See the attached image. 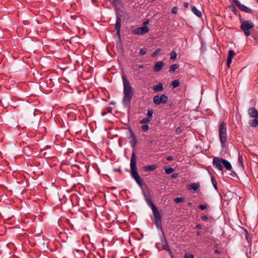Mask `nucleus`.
<instances>
[{
	"mask_svg": "<svg viewBox=\"0 0 258 258\" xmlns=\"http://www.w3.org/2000/svg\"><path fill=\"white\" fill-rule=\"evenodd\" d=\"M122 81L123 84V97L122 99V103L125 106L130 105L131 101L133 96V91L131 86L130 83L125 77L122 76Z\"/></svg>",
	"mask_w": 258,
	"mask_h": 258,
	"instance_id": "f257e3e1",
	"label": "nucleus"
},
{
	"mask_svg": "<svg viewBox=\"0 0 258 258\" xmlns=\"http://www.w3.org/2000/svg\"><path fill=\"white\" fill-rule=\"evenodd\" d=\"M137 158L135 152H133L132 154L131 158L130 167L131 170V175L133 178L136 180L137 183L140 185L142 186L143 180L141 178L138 174L137 168Z\"/></svg>",
	"mask_w": 258,
	"mask_h": 258,
	"instance_id": "f03ea898",
	"label": "nucleus"
},
{
	"mask_svg": "<svg viewBox=\"0 0 258 258\" xmlns=\"http://www.w3.org/2000/svg\"><path fill=\"white\" fill-rule=\"evenodd\" d=\"M219 136L221 146L222 148H225V144L227 141V126L226 123L223 121L222 122L219 127Z\"/></svg>",
	"mask_w": 258,
	"mask_h": 258,
	"instance_id": "7ed1b4c3",
	"label": "nucleus"
},
{
	"mask_svg": "<svg viewBox=\"0 0 258 258\" xmlns=\"http://www.w3.org/2000/svg\"><path fill=\"white\" fill-rule=\"evenodd\" d=\"M254 26V24L250 21H242L241 22L240 28L245 36H249L251 34L249 30L253 28Z\"/></svg>",
	"mask_w": 258,
	"mask_h": 258,
	"instance_id": "20e7f679",
	"label": "nucleus"
},
{
	"mask_svg": "<svg viewBox=\"0 0 258 258\" xmlns=\"http://www.w3.org/2000/svg\"><path fill=\"white\" fill-rule=\"evenodd\" d=\"M168 98L165 95L162 94L161 96L156 95L153 97V101L154 103L156 105H159L161 104H165L167 102Z\"/></svg>",
	"mask_w": 258,
	"mask_h": 258,
	"instance_id": "39448f33",
	"label": "nucleus"
},
{
	"mask_svg": "<svg viewBox=\"0 0 258 258\" xmlns=\"http://www.w3.org/2000/svg\"><path fill=\"white\" fill-rule=\"evenodd\" d=\"M153 213L154 216L155 218V224L157 226L158 229H161V221H162V217L161 215L158 211L157 209L152 211Z\"/></svg>",
	"mask_w": 258,
	"mask_h": 258,
	"instance_id": "423d86ee",
	"label": "nucleus"
},
{
	"mask_svg": "<svg viewBox=\"0 0 258 258\" xmlns=\"http://www.w3.org/2000/svg\"><path fill=\"white\" fill-rule=\"evenodd\" d=\"M149 29L147 26H143L137 28L132 30V33L136 35H144L149 32Z\"/></svg>",
	"mask_w": 258,
	"mask_h": 258,
	"instance_id": "0eeeda50",
	"label": "nucleus"
},
{
	"mask_svg": "<svg viewBox=\"0 0 258 258\" xmlns=\"http://www.w3.org/2000/svg\"><path fill=\"white\" fill-rule=\"evenodd\" d=\"M222 159H223L218 157H214L213 161L214 166L220 171H222L223 170Z\"/></svg>",
	"mask_w": 258,
	"mask_h": 258,
	"instance_id": "6e6552de",
	"label": "nucleus"
},
{
	"mask_svg": "<svg viewBox=\"0 0 258 258\" xmlns=\"http://www.w3.org/2000/svg\"><path fill=\"white\" fill-rule=\"evenodd\" d=\"M121 20L120 18V15L119 14H117L116 15V23L115 25V29L116 30V34L118 35H120V28H121Z\"/></svg>",
	"mask_w": 258,
	"mask_h": 258,
	"instance_id": "1a4fd4ad",
	"label": "nucleus"
},
{
	"mask_svg": "<svg viewBox=\"0 0 258 258\" xmlns=\"http://www.w3.org/2000/svg\"><path fill=\"white\" fill-rule=\"evenodd\" d=\"M241 11L246 13H251L252 10L240 3L236 6Z\"/></svg>",
	"mask_w": 258,
	"mask_h": 258,
	"instance_id": "9d476101",
	"label": "nucleus"
},
{
	"mask_svg": "<svg viewBox=\"0 0 258 258\" xmlns=\"http://www.w3.org/2000/svg\"><path fill=\"white\" fill-rule=\"evenodd\" d=\"M163 66L164 63L162 61H158L155 63L154 67V71L156 72H159Z\"/></svg>",
	"mask_w": 258,
	"mask_h": 258,
	"instance_id": "9b49d317",
	"label": "nucleus"
},
{
	"mask_svg": "<svg viewBox=\"0 0 258 258\" xmlns=\"http://www.w3.org/2000/svg\"><path fill=\"white\" fill-rule=\"evenodd\" d=\"M248 114L251 117L258 116V111L253 107L249 108L248 110Z\"/></svg>",
	"mask_w": 258,
	"mask_h": 258,
	"instance_id": "f8f14e48",
	"label": "nucleus"
},
{
	"mask_svg": "<svg viewBox=\"0 0 258 258\" xmlns=\"http://www.w3.org/2000/svg\"><path fill=\"white\" fill-rule=\"evenodd\" d=\"M144 196L146 198V200L148 205L151 207L152 211L156 209L157 208H156V206L152 202V200L149 197H148L146 194H144Z\"/></svg>",
	"mask_w": 258,
	"mask_h": 258,
	"instance_id": "ddd939ff",
	"label": "nucleus"
},
{
	"mask_svg": "<svg viewBox=\"0 0 258 258\" xmlns=\"http://www.w3.org/2000/svg\"><path fill=\"white\" fill-rule=\"evenodd\" d=\"M131 140L130 141V144L132 145V147H134L136 146L138 143V140L136 138V136L135 134L132 132L131 134Z\"/></svg>",
	"mask_w": 258,
	"mask_h": 258,
	"instance_id": "4468645a",
	"label": "nucleus"
},
{
	"mask_svg": "<svg viewBox=\"0 0 258 258\" xmlns=\"http://www.w3.org/2000/svg\"><path fill=\"white\" fill-rule=\"evenodd\" d=\"M164 88L162 83H159L157 85H154L153 90L155 92H162L163 91Z\"/></svg>",
	"mask_w": 258,
	"mask_h": 258,
	"instance_id": "2eb2a0df",
	"label": "nucleus"
},
{
	"mask_svg": "<svg viewBox=\"0 0 258 258\" xmlns=\"http://www.w3.org/2000/svg\"><path fill=\"white\" fill-rule=\"evenodd\" d=\"M222 164L224 167L228 170L231 171L232 169V166L231 163L225 159H222Z\"/></svg>",
	"mask_w": 258,
	"mask_h": 258,
	"instance_id": "dca6fc26",
	"label": "nucleus"
},
{
	"mask_svg": "<svg viewBox=\"0 0 258 258\" xmlns=\"http://www.w3.org/2000/svg\"><path fill=\"white\" fill-rule=\"evenodd\" d=\"M157 168V166L155 164L148 165L144 167V170L145 172L152 171Z\"/></svg>",
	"mask_w": 258,
	"mask_h": 258,
	"instance_id": "f3484780",
	"label": "nucleus"
},
{
	"mask_svg": "<svg viewBox=\"0 0 258 258\" xmlns=\"http://www.w3.org/2000/svg\"><path fill=\"white\" fill-rule=\"evenodd\" d=\"M191 11L192 13L196 15L198 17H201L202 16L201 12L197 9V8L195 6L192 7L191 8Z\"/></svg>",
	"mask_w": 258,
	"mask_h": 258,
	"instance_id": "a211bd4d",
	"label": "nucleus"
},
{
	"mask_svg": "<svg viewBox=\"0 0 258 258\" xmlns=\"http://www.w3.org/2000/svg\"><path fill=\"white\" fill-rule=\"evenodd\" d=\"M249 125L252 127H255L258 125V116L251 120L249 122Z\"/></svg>",
	"mask_w": 258,
	"mask_h": 258,
	"instance_id": "6ab92c4d",
	"label": "nucleus"
},
{
	"mask_svg": "<svg viewBox=\"0 0 258 258\" xmlns=\"http://www.w3.org/2000/svg\"><path fill=\"white\" fill-rule=\"evenodd\" d=\"M200 187L199 183H194L189 185V189H193L194 190H197Z\"/></svg>",
	"mask_w": 258,
	"mask_h": 258,
	"instance_id": "aec40b11",
	"label": "nucleus"
},
{
	"mask_svg": "<svg viewBox=\"0 0 258 258\" xmlns=\"http://www.w3.org/2000/svg\"><path fill=\"white\" fill-rule=\"evenodd\" d=\"M238 164L242 169L244 168L243 159L239 153L238 154Z\"/></svg>",
	"mask_w": 258,
	"mask_h": 258,
	"instance_id": "412c9836",
	"label": "nucleus"
},
{
	"mask_svg": "<svg viewBox=\"0 0 258 258\" xmlns=\"http://www.w3.org/2000/svg\"><path fill=\"white\" fill-rule=\"evenodd\" d=\"M162 246L163 247L164 249L166 250L167 251H170V248L166 239H165V241L164 242H162Z\"/></svg>",
	"mask_w": 258,
	"mask_h": 258,
	"instance_id": "4be33fe9",
	"label": "nucleus"
},
{
	"mask_svg": "<svg viewBox=\"0 0 258 258\" xmlns=\"http://www.w3.org/2000/svg\"><path fill=\"white\" fill-rule=\"evenodd\" d=\"M178 68H179V65L177 64H172L169 68V72L171 73H173Z\"/></svg>",
	"mask_w": 258,
	"mask_h": 258,
	"instance_id": "5701e85b",
	"label": "nucleus"
},
{
	"mask_svg": "<svg viewBox=\"0 0 258 258\" xmlns=\"http://www.w3.org/2000/svg\"><path fill=\"white\" fill-rule=\"evenodd\" d=\"M180 83L178 80H175L173 81L171 83V86L173 88H177L179 86Z\"/></svg>",
	"mask_w": 258,
	"mask_h": 258,
	"instance_id": "b1692460",
	"label": "nucleus"
},
{
	"mask_svg": "<svg viewBox=\"0 0 258 258\" xmlns=\"http://www.w3.org/2000/svg\"><path fill=\"white\" fill-rule=\"evenodd\" d=\"M211 181L212 184L216 190H218L217 181L213 176H211Z\"/></svg>",
	"mask_w": 258,
	"mask_h": 258,
	"instance_id": "393cba45",
	"label": "nucleus"
},
{
	"mask_svg": "<svg viewBox=\"0 0 258 258\" xmlns=\"http://www.w3.org/2000/svg\"><path fill=\"white\" fill-rule=\"evenodd\" d=\"M151 120V119L149 117H145V118H143L142 120L140 121V124L147 123L150 122Z\"/></svg>",
	"mask_w": 258,
	"mask_h": 258,
	"instance_id": "a878e982",
	"label": "nucleus"
},
{
	"mask_svg": "<svg viewBox=\"0 0 258 258\" xmlns=\"http://www.w3.org/2000/svg\"><path fill=\"white\" fill-rule=\"evenodd\" d=\"M235 55V52L233 50H229L228 51V58L229 59H232V58H233V57Z\"/></svg>",
	"mask_w": 258,
	"mask_h": 258,
	"instance_id": "bb28decb",
	"label": "nucleus"
},
{
	"mask_svg": "<svg viewBox=\"0 0 258 258\" xmlns=\"http://www.w3.org/2000/svg\"><path fill=\"white\" fill-rule=\"evenodd\" d=\"M177 58V53L175 51H172L170 53V59L174 60Z\"/></svg>",
	"mask_w": 258,
	"mask_h": 258,
	"instance_id": "cd10ccee",
	"label": "nucleus"
},
{
	"mask_svg": "<svg viewBox=\"0 0 258 258\" xmlns=\"http://www.w3.org/2000/svg\"><path fill=\"white\" fill-rule=\"evenodd\" d=\"M165 173L167 174L172 173L174 171V169L171 167H168L165 169Z\"/></svg>",
	"mask_w": 258,
	"mask_h": 258,
	"instance_id": "c85d7f7f",
	"label": "nucleus"
},
{
	"mask_svg": "<svg viewBox=\"0 0 258 258\" xmlns=\"http://www.w3.org/2000/svg\"><path fill=\"white\" fill-rule=\"evenodd\" d=\"M75 251H76V252H78V253H79V254H80V256H78V255H76V253H75V252L74 251V252H74V254L75 253V254L77 258H81V257H83V256H84V253H83V252L82 251H79V250H76Z\"/></svg>",
	"mask_w": 258,
	"mask_h": 258,
	"instance_id": "c756f323",
	"label": "nucleus"
},
{
	"mask_svg": "<svg viewBox=\"0 0 258 258\" xmlns=\"http://www.w3.org/2000/svg\"><path fill=\"white\" fill-rule=\"evenodd\" d=\"M161 51L160 48H157L156 50L151 54L152 57H155Z\"/></svg>",
	"mask_w": 258,
	"mask_h": 258,
	"instance_id": "7c9ffc66",
	"label": "nucleus"
},
{
	"mask_svg": "<svg viewBox=\"0 0 258 258\" xmlns=\"http://www.w3.org/2000/svg\"><path fill=\"white\" fill-rule=\"evenodd\" d=\"M146 52H147L146 48H144L141 49L139 53L141 55H144L146 53Z\"/></svg>",
	"mask_w": 258,
	"mask_h": 258,
	"instance_id": "2f4dec72",
	"label": "nucleus"
},
{
	"mask_svg": "<svg viewBox=\"0 0 258 258\" xmlns=\"http://www.w3.org/2000/svg\"><path fill=\"white\" fill-rule=\"evenodd\" d=\"M174 201L176 203H179L183 202V198L178 197L174 199Z\"/></svg>",
	"mask_w": 258,
	"mask_h": 258,
	"instance_id": "473e14b6",
	"label": "nucleus"
},
{
	"mask_svg": "<svg viewBox=\"0 0 258 258\" xmlns=\"http://www.w3.org/2000/svg\"><path fill=\"white\" fill-rule=\"evenodd\" d=\"M184 258H195V257L192 254L187 252L185 254Z\"/></svg>",
	"mask_w": 258,
	"mask_h": 258,
	"instance_id": "72a5a7b5",
	"label": "nucleus"
},
{
	"mask_svg": "<svg viewBox=\"0 0 258 258\" xmlns=\"http://www.w3.org/2000/svg\"><path fill=\"white\" fill-rule=\"evenodd\" d=\"M153 111L152 110H149L147 112V115H148V117H149L150 118V117H151L152 116H153Z\"/></svg>",
	"mask_w": 258,
	"mask_h": 258,
	"instance_id": "f704fd0d",
	"label": "nucleus"
},
{
	"mask_svg": "<svg viewBox=\"0 0 258 258\" xmlns=\"http://www.w3.org/2000/svg\"><path fill=\"white\" fill-rule=\"evenodd\" d=\"M177 10L178 8L176 7H174L171 10V13L173 14H176L177 13Z\"/></svg>",
	"mask_w": 258,
	"mask_h": 258,
	"instance_id": "c9c22d12",
	"label": "nucleus"
},
{
	"mask_svg": "<svg viewBox=\"0 0 258 258\" xmlns=\"http://www.w3.org/2000/svg\"><path fill=\"white\" fill-rule=\"evenodd\" d=\"M149 126L147 124L142 126V130L144 132H147L149 130Z\"/></svg>",
	"mask_w": 258,
	"mask_h": 258,
	"instance_id": "e433bc0d",
	"label": "nucleus"
},
{
	"mask_svg": "<svg viewBox=\"0 0 258 258\" xmlns=\"http://www.w3.org/2000/svg\"><path fill=\"white\" fill-rule=\"evenodd\" d=\"M199 208L200 209L202 210H204L206 209L207 207V206L206 205H200L199 206Z\"/></svg>",
	"mask_w": 258,
	"mask_h": 258,
	"instance_id": "4c0bfd02",
	"label": "nucleus"
},
{
	"mask_svg": "<svg viewBox=\"0 0 258 258\" xmlns=\"http://www.w3.org/2000/svg\"><path fill=\"white\" fill-rule=\"evenodd\" d=\"M182 130L180 127H178L176 128L175 132L177 135H179L181 133Z\"/></svg>",
	"mask_w": 258,
	"mask_h": 258,
	"instance_id": "58836bf2",
	"label": "nucleus"
},
{
	"mask_svg": "<svg viewBox=\"0 0 258 258\" xmlns=\"http://www.w3.org/2000/svg\"><path fill=\"white\" fill-rule=\"evenodd\" d=\"M232 12L235 14L236 15H237V12H238V11L233 6H232Z\"/></svg>",
	"mask_w": 258,
	"mask_h": 258,
	"instance_id": "ea45409f",
	"label": "nucleus"
},
{
	"mask_svg": "<svg viewBox=\"0 0 258 258\" xmlns=\"http://www.w3.org/2000/svg\"><path fill=\"white\" fill-rule=\"evenodd\" d=\"M232 59L227 58V66L228 67H230V66L231 62H232Z\"/></svg>",
	"mask_w": 258,
	"mask_h": 258,
	"instance_id": "a19ab883",
	"label": "nucleus"
},
{
	"mask_svg": "<svg viewBox=\"0 0 258 258\" xmlns=\"http://www.w3.org/2000/svg\"><path fill=\"white\" fill-rule=\"evenodd\" d=\"M202 219L205 221L208 220V217L207 215H203L202 216Z\"/></svg>",
	"mask_w": 258,
	"mask_h": 258,
	"instance_id": "79ce46f5",
	"label": "nucleus"
},
{
	"mask_svg": "<svg viewBox=\"0 0 258 258\" xmlns=\"http://www.w3.org/2000/svg\"><path fill=\"white\" fill-rule=\"evenodd\" d=\"M195 228L196 229H203V225H201V224H197L196 227H195Z\"/></svg>",
	"mask_w": 258,
	"mask_h": 258,
	"instance_id": "37998d69",
	"label": "nucleus"
},
{
	"mask_svg": "<svg viewBox=\"0 0 258 258\" xmlns=\"http://www.w3.org/2000/svg\"><path fill=\"white\" fill-rule=\"evenodd\" d=\"M230 174L232 176V177H235L236 176V173L234 172V171H231V172L230 173Z\"/></svg>",
	"mask_w": 258,
	"mask_h": 258,
	"instance_id": "c03bdc74",
	"label": "nucleus"
},
{
	"mask_svg": "<svg viewBox=\"0 0 258 258\" xmlns=\"http://www.w3.org/2000/svg\"><path fill=\"white\" fill-rule=\"evenodd\" d=\"M236 6H237L240 2L238 0H233Z\"/></svg>",
	"mask_w": 258,
	"mask_h": 258,
	"instance_id": "a18cd8bd",
	"label": "nucleus"
},
{
	"mask_svg": "<svg viewBox=\"0 0 258 258\" xmlns=\"http://www.w3.org/2000/svg\"><path fill=\"white\" fill-rule=\"evenodd\" d=\"M183 6L185 8H188V4L187 3H186V2H184V3H183Z\"/></svg>",
	"mask_w": 258,
	"mask_h": 258,
	"instance_id": "49530a36",
	"label": "nucleus"
},
{
	"mask_svg": "<svg viewBox=\"0 0 258 258\" xmlns=\"http://www.w3.org/2000/svg\"><path fill=\"white\" fill-rule=\"evenodd\" d=\"M167 160L168 161H171L173 160V157L172 156H168L167 158Z\"/></svg>",
	"mask_w": 258,
	"mask_h": 258,
	"instance_id": "de8ad7c7",
	"label": "nucleus"
},
{
	"mask_svg": "<svg viewBox=\"0 0 258 258\" xmlns=\"http://www.w3.org/2000/svg\"><path fill=\"white\" fill-rule=\"evenodd\" d=\"M177 174L176 173H173L171 175V177L173 178H175L177 176Z\"/></svg>",
	"mask_w": 258,
	"mask_h": 258,
	"instance_id": "09e8293b",
	"label": "nucleus"
},
{
	"mask_svg": "<svg viewBox=\"0 0 258 258\" xmlns=\"http://www.w3.org/2000/svg\"><path fill=\"white\" fill-rule=\"evenodd\" d=\"M139 68L140 69H143L144 68V66L143 64H139L138 66Z\"/></svg>",
	"mask_w": 258,
	"mask_h": 258,
	"instance_id": "8fccbe9b",
	"label": "nucleus"
},
{
	"mask_svg": "<svg viewBox=\"0 0 258 258\" xmlns=\"http://www.w3.org/2000/svg\"><path fill=\"white\" fill-rule=\"evenodd\" d=\"M187 205L188 207H191L192 206V203L190 202H189L187 203Z\"/></svg>",
	"mask_w": 258,
	"mask_h": 258,
	"instance_id": "3c124183",
	"label": "nucleus"
},
{
	"mask_svg": "<svg viewBox=\"0 0 258 258\" xmlns=\"http://www.w3.org/2000/svg\"><path fill=\"white\" fill-rule=\"evenodd\" d=\"M197 234L198 235L200 236V235H201V231H198Z\"/></svg>",
	"mask_w": 258,
	"mask_h": 258,
	"instance_id": "603ef678",
	"label": "nucleus"
},
{
	"mask_svg": "<svg viewBox=\"0 0 258 258\" xmlns=\"http://www.w3.org/2000/svg\"><path fill=\"white\" fill-rule=\"evenodd\" d=\"M148 23H149V21H146V22H144V23H143V24H144V25H146V24H148Z\"/></svg>",
	"mask_w": 258,
	"mask_h": 258,
	"instance_id": "864d4df0",
	"label": "nucleus"
},
{
	"mask_svg": "<svg viewBox=\"0 0 258 258\" xmlns=\"http://www.w3.org/2000/svg\"><path fill=\"white\" fill-rule=\"evenodd\" d=\"M215 253H220V252L218 251V249H216V250H215Z\"/></svg>",
	"mask_w": 258,
	"mask_h": 258,
	"instance_id": "5fc2aeb1",
	"label": "nucleus"
},
{
	"mask_svg": "<svg viewBox=\"0 0 258 258\" xmlns=\"http://www.w3.org/2000/svg\"><path fill=\"white\" fill-rule=\"evenodd\" d=\"M105 114H106V113L105 112H102V116H104Z\"/></svg>",
	"mask_w": 258,
	"mask_h": 258,
	"instance_id": "6e6d98bb",
	"label": "nucleus"
},
{
	"mask_svg": "<svg viewBox=\"0 0 258 258\" xmlns=\"http://www.w3.org/2000/svg\"><path fill=\"white\" fill-rule=\"evenodd\" d=\"M113 1L114 2H116V1H117V0H113Z\"/></svg>",
	"mask_w": 258,
	"mask_h": 258,
	"instance_id": "4d7b16f0",
	"label": "nucleus"
},
{
	"mask_svg": "<svg viewBox=\"0 0 258 258\" xmlns=\"http://www.w3.org/2000/svg\"><path fill=\"white\" fill-rule=\"evenodd\" d=\"M72 18L74 19V16H72Z\"/></svg>",
	"mask_w": 258,
	"mask_h": 258,
	"instance_id": "13d9d810",
	"label": "nucleus"
},
{
	"mask_svg": "<svg viewBox=\"0 0 258 258\" xmlns=\"http://www.w3.org/2000/svg\"><path fill=\"white\" fill-rule=\"evenodd\" d=\"M152 1H155V0H152Z\"/></svg>",
	"mask_w": 258,
	"mask_h": 258,
	"instance_id": "bf43d9fd",
	"label": "nucleus"
},
{
	"mask_svg": "<svg viewBox=\"0 0 258 258\" xmlns=\"http://www.w3.org/2000/svg\"><path fill=\"white\" fill-rule=\"evenodd\" d=\"M258 1V0H257Z\"/></svg>",
	"mask_w": 258,
	"mask_h": 258,
	"instance_id": "052dcab7",
	"label": "nucleus"
}]
</instances>
